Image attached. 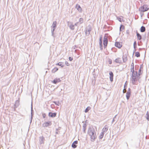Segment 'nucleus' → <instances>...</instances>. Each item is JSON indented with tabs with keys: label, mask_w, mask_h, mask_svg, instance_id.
Segmentation results:
<instances>
[{
	"label": "nucleus",
	"mask_w": 149,
	"mask_h": 149,
	"mask_svg": "<svg viewBox=\"0 0 149 149\" xmlns=\"http://www.w3.org/2000/svg\"><path fill=\"white\" fill-rule=\"evenodd\" d=\"M88 133L90 136L91 141L94 142L97 138L95 129L93 127H89L88 130Z\"/></svg>",
	"instance_id": "f257e3e1"
},
{
	"label": "nucleus",
	"mask_w": 149,
	"mask_h": 149,
	"mask_svg": "<svg viewBox=\"0 0 149 149\" xmlns=\"http://www.w3.org/2000/svg\"><path fill=\"white\" fill-rule=\"evenodd\" d=\"M140 79L139 76L138 75L137 71H135L132 74L131 77V81L133 85L135 84V82Z\"/></svg>",
	"instance_id": "f03ea898"
},
{
	"label": "nucleus",
	"mask_w": 149,
	"mask_h": 149,
	"mask_svg": "<svg viewBox=\"0 0 149 149\" xmlns=\"http://www.w3.org/2000/svg\"><path fill=\"white\" fill-rule=\"evenodd\" d=\"M56 25H57V22L56 21H54L53 22L52 25L51 26L52 27V36H54V32L55 29L56 28Z\"/></svg>",
	"instance_id": "7ed1b4c3"
},
{
	"label": "nucleus",
	"mask_w": 149,
	"mask_h": 149,
	"mask_svg": "<svg viewBox=\"0 0 149 149\" xmlns=\"http://www.w3.org/2000/svg\"><path fill=\"white\" fill-rule=\"evenodd\" d=\"M108 42V40L107 36V35L105 34L103 40L104 47V48H106L107 47Z\"/></svg>",
	"instance_id": "20e7f679"
},
{
	"label": "nucleus",
	"mask_w": 149,
	"mask_h": 149,
	"mask_svg": "<svg viewBox=\"0 0 149 149\" xmlns=\"http://www.w3.org/2000/svg\"><path fill=\"white\" fill-rule=\"evenodd\" d=\"M149 8H147V5H143L139 9V11L141 12H144L147 11Z\"/></svg>",
	"instance_id": "39448f33"
},
{
	"label": "nucleus",
	"mask_w": 149,
	"mask_h": 149,
	"mask_svg": "<svg viewBox=\"0 0 149 149\" xmlns=\"http://www.w3.org/2000/svg\"><path fill=\"white\" fill-rule=\"evenodd\" d=\"M52 125V122L51 121H48L42 124V126L43 127H47L51 126Z\"/></svg>",
	"instance_id": "423d86ee"
},
{
	"label": "nucleus",
	"mask_w": 149,
	"mask_h": 149,
	"mask_svg": "<svg viewBox=\"0 0 149 149\" xmlns=\"http://www.w3.org/2000/svg\"><path fill=\"white\" fill-rule=\"evenodd\" d=\"M57 113H52L49 112L48 114V116L54 118L56 116Z\"/></svg>",
	"instance_id": "0eeeda50"
},
{
	"label": "nucleus",
	"mask_w": 149,
	"mask_h": 149,
	"mask_svg": "<svg viewBox=\"0 0 149 149\" xmlns=\"http://www.w3.org/2000/svg\"><path fill=\"white\" fill-rule=\"evenodd\" d=\"M115 46L118 48H121L122 47V45L120 42H115Z\"/></svg>",
	"instance_id": "6e6552de"
},
{
	"label": "nucleus",
	"mask_w": 149,
	"mask_h": 149,
	"mask_svg": "<svg viewBox=\"0 0 149 149\" xmlns=\"http://www.w3.org/2000/svg\"><path fill=\"white\" fill-rule=\"evenodd\" d=\"M61 81V80L60 78H56L53 81H52V82L54 84H56L57 83Z\"/></svg>",
	"instance_id": "1a4fd4ad"
},
{
	"label": "nucleus",
	"mask_w": 149,
	"mask_h": 149,
	"mask_svg": "<svg viewBox=\"0 0 149 149\" xmlns=\"http://www.w3.org/2000/svg\"><path fill=\"white\" fill-rule=\"evenodd\" d=\"M91 30V28L89 27V28H87L86 30L85 33L86 35H89Z\"/></svg>",
	"instance_id": "9d476101"
},
{
	"label": "nucleus",
	"mask_w": 149,
	"mask_h": 149,
	"mask_svg": "<svg viewBox=\"0 0 149 149\" xmlns=\"http://www.w3.org/2000/svg\"><path fill=\"white\" fill-rule=\"evenodd\" d=\"M109 74L110 75V79L111 81H112L113 80V74L112 72H109Z\"/></svg>",
	"instance_id": "9b49d317"
},
{
	"label": "nucleus",
	"mask_w": 149,
	"mask_h": 149,
	"mask_svg": "<svg viewBox=\"0 0 149 149\" xmlns=\"http://www.w3.org/2000/svg\"><path fill=\"white\" fill-rule=\"evenodd\" d=\"M108 126L106 125L102 129V132H103L104 133V132H106L108 130Z\"/></svg>",
	"instance_id": "f8f14e48"
},
{
	"label": "nucleus",
	"mask_w": 149,
	"mask_h": 149,
	"mask_svg": "<svg viewBox=\"0 0 149 149\" xmlns=\"http://www.w3.org/2000/svg\"><path fill=\"white\" fill-rule=\"evenodd\" d=\"M78 141H75L73 142L72 144V147L73 148H75L77 147V146L76 144H77Z\"/></svg>",
	"instance_id": "ddd939ff"
},
{
	"label": "nucleus",
	"mask_w": 149,
	"mask_h": 149,
	"mask_svg": "<svg viewBox=\"0 0 149 149\" xmlns=\"http://www.w3.org/2000/svg\"><path fill=\"white\" fill-rule=\"evenodd\" d=\"M45 140V138L44 137L42 136L40 137L39 138V141L40 144L43 143L44 141Z\"/></svg>",
	"instance_id": "4468645a"
},
{
	"label": "nucleus",
	"mask_w": 149,
	"mask_h": 149,
	"mask_svg": "<svg viewBox=\"0 0 149 149\" xmlns=\"http://www.w3.org/2000/svg\"><path fill=\"white\" fill-rule=\"evenodd\" d=\"M76 8L78 10L79 12H81L82 10V9L81 8V7L78 4H77L76 6Z\"/></svg>",
	"instance_id": "2eb2a0df"
},
{
	"label": "nucleus",
	"mask_w": 149,
	"mask_h": 149,
	"mask_svg": "<svg viewBox=\"0 0 149 149\" xmlns=\"http://www.w3.org/2000/svg\"><path fill=\"white\" fill-rule=\"evenodd\" d=\"M123 61L124 62H125L127 60V57L126 55H124L123 56Z\"/></svg>",
	"instance_id": "dca6fc26"
},
{
	"label": "nucleus",
	"mask_w": 149,
	"mask_h": 149,
	"mask_svg": "<svg viewBox=\"0 0 149 149\" xmlns=\"http://www.w3.org/2000/svg\"><path fill=\"white\" fill-rule=\"evenodd\" d=\"M136 36L138 40H140L141 39L142 36L141 35L137 32H136Z\"/></svg>",
	"instance_id": "f3484780"
},
{
	"label": "nucleus",
	"mask_w": 149,
	"mask_h": 149,
	"mask_svg": "<svg viewBox=\"0 0 149 149\" xmlns=\"http://www.w3.org/2000/svg\"><path fill=\"white\" fill-rule=\"evenodd\" d=\"M56 65L61 66L62 67H63L65 65L64 63L61 62H59L56 64Z\"/></svg>",
	"instance_id": "a211bd4d"
},
{
	"label": "nucleus",
	"mask_w": 149,
	"mask_h": 149,
	"mask_svg": "<svg viewBox=\"0 0 149 149\" xmlns=\"http://www.w3.org/2000/svg\"><path fill=\"white\" fill-rule=\"evenodd\" d=\"M131 94V93H129V92H127L126 94V97L127 100H128L130 98Z\"/></svg>",
	"instance_id": "6ab92c4d"
},
{
	"label": "nucleus",
	"mask_w": 149,
	"mask_h": 149,
	"mask_svg": "<svg viewBox=\"0 0 149 149\" xmlns=\"http://www.w3.org/2000/svg\"><path fill=\"white\" fill-rule=\"evenodd\" d=\"M86 123H84L83 126V132L84 133H86Z\"/></svg>",
	"instance_id": "aec40b11"
},
{
	"label": "nucleus",
	"mask_w": 149,
	"mask_h": 149,
	"mask_svg": "<svg viewBox=\"0 0 149 149\" xmlns=\"http://www.w3.org/2000/svg\"><path fill=\"white\" fill-rule=\"evenodd\" d=\"M137 43L136 41H135L134 43L133 46L134 50L133 54L136 51V48Z\"/></svg>",
	"instance_id": "412c9836"
},
{
	"label": "nucleus",
	"mask_w": 149,
	"mask_h": 149,
	"mask_svg": "<svg viewBox=\"0 0 149 149\" xmlns=\"http://www.w3.org/2000/svg\"><path fill=\"white\" fill-rule=\"evenodd\" d=\"M115 62L116 63H120L121 62V60L120 58H118L115 60Z\"/></svg>",
	"instance_id": "4be33fe9"
},
{
	"label": "nucleus",
	"mask_w": 149,
	"mask_h": 149,
	"mask_svg": "<svg viewBox=\"0 0 149 149\" xmlns=\"http://www.w3.org/2000/svg\"><path fill=\"white\" fill-rule=\"evenodd\" d=\"M69 27L72 30H74V25H73L72 23H71Z\"/></svg>",
	"instance_id": "5701e85b"
},
{
	"label": "nucleus",
	"mask_w": 149,
	"mask_h": 149,
	"mask_svg": "<svg viewBox=\"0 0 149 149\" xmlns=\"http://www.w3.org/2000/svg\"><path fill=\"white\" fill-rule=\"evenodd\" d=\"M146 30L145 27L143 26H141L140 29V31L141 32H143L145 31Z\"/></svg>",
	"instance_id": "b1692460"
},
{
	"label": "nucleus",
	"mask_w": 149,
	"mask_h": 149,
	"mask_svg": "<svg viewBox=\"0 0 149 149\" xmlns=\"http://www.w3.org/2000/svg\"><path fill=\"white\" fill-rule=\"evenodd\" d=\"M19 105V101L18 100H16L15 102V103L14 104V108L17 107Z\"/></svg>",
	"instance_id": "393cba45"
},
{
	"label": "nucleus",
	"mask_w": 149,
	"mask_h": 149,
	"mask_svg": "<svg viewBox=\"0 0 149 149\" xmlns=\"http://www.w3.org/2000/svg\"><path fill=\"white\" fill-rule=\"evenodd\" d=\"M140 53L139 52H137L135 53V56L137 57H139L140 56Z\"/></svg>",
	"instance_id": "a878e982"
},
{
	"label": "nucleus",
	"mask_w": 149,
	"mask_h": 149,
	"mask_svg": "<svg viewBox=\"0 0 149 149\" xmlns=\"http://www.w3.org/2000/svg\"><path fill=\"white\" fill-rule=\"evenodd\" d=\"M58 69L57 68H54L52 70V72L53 73H54L57 71L58 70Z\"/></svg>",
	"instance_id": "bb28decb"
},
{
	"label": "nucleus",
	"mask_w": 149,
	"mask_h": 149,
	"mask_svg": "<svg viewBox=\"0 0 149 149\" xmlns=\"http://www.w3.org/2000/svg\"><path fill=\"white\" fill-rule=\"evenodd\" d=\"M102 36H100L99 39V45L102 44Z\"/></svg>",
	"instance_id": "cd10ccee"
},
{
	"label": "nucleus",
	"mask_w": 149,
	"mask_h": 149,
	"mask_svg": "<svg viewBox=\"0 0 149 149\" xmlns=\"http://www.w3.org/2000/svg\"><path fill=\"white\" fill-rule=\"evenodd\" d=\"M79 24H81L83 22V19L82 18H81L79 19V20L78 22Z\"/></svg>",
	"instance_id": "c85d7f7f"
},
{
	"label": "nucleus",
	"mask_w": 149,
	"mask_h": 149,
	"mask_svg": "<svg viewBox=\"0 0 149 149\" xmlns=\"http://www.w3.org/2000/svg\"><path fill=\"white\" fill-rule=\"evenodd\" d=\"M104 133H103V132H102L100 133V136H99V139H102L103 137Z\"/></svg>",
	"instance_id": "c756f323"
},
{
	"label": "nucleus",
	"mask_w": 149,
	"mask_h": 149,
	"mask_svg": "<svg viewBox=\"0 0 149 149\" xmlns=\"http://www.w3.org/2000/svg\"><path fill=\"white\" fill-rule=\"evenodd\" d=\"M91 108L89 107H87L85 110V113H87L88 111Z\"/></svg>",
	"instance_id": "7c9ffc66"
},
{
	"label": "nucleus",
	"mask_w": 149,
	"mask_h": 149,
	"mask_svg": "<svg viewBox=\"0 0 149 149\" xmlns=\"http://www.w3.org/2000/svg\"><path fill=\"white\" fill-rule=\"evenodd\" d=\"M56 105H57V106H59L60 104L61 103H60L59 101H54L53 102Z\"/></svg>",
	"instance_id": "2f4dec72"
},
{
	"label": "nucleus",
	"mask_w": 149,
	"mask_h": 149,
	"mask_svg": "<svg viewBox=\"0 0 149 149\" xmlns=\"http://www.w3.org/2000/svg\"><path fill=\"white\" fill-rule=\"evenodd\" d=\"M124 26L123 25H121L120 26V31H122L124 29Z\"/></svg>",
	"instance_id": "473e14b6"
},
{
	"label": "nucleus",
	"mask_w": 149,
	"mask_h": 149,
	"mask_svg": "<svg viewBox=\"0 0 149 149\" xmlns=\"http://www.w3.org/2000/svg\"><path fill=\"white\" fill-rule=\"evenodd\" d=\"M141 71V68H140L139 70L138 73H137L138 74V75L140 76V75L142 74Z\"/></svg>",
	"instance_id": "72a5a7b5"
},
{
	"label": "nucleus",
	"mask_w": 149,
	"mask_h": 149,
	"mask_svg": "<svg viewBox=\"0 0 149 149\" xmlns=\"http://www.w3.org/2000/svg\"><path fill=\"white\" fill-rule=\"evenodd\" d=\"M31 120H30V123H31L32 120L33 119V112L31 113Z\"/></svg>",
	"instance_id": "f704fd0d"
},
{
	"label": "nucleus",
	"mask_w": 149,
	"mask_h": 149,
	"mask_svg": "<svg viewBox=\"0 0 149 149\" xmlns=\"http://www.w3.org/2000/svg\"><path fill=\"white\" fill-rule=\"evenodd\" d=\"M135 72V71H134V68H133V67H132L131 69V72H132V73L134 72Z\"/></svg>",
	"instance_id": "c9c22d12"
},
{
	"label": "nucleus",
	"mask_w": 149,
	"mask_h": 149,
	"mask_svg": "<svg viewBox=\"0 0 149 149\" xmlns=\"http://www.w3.org/2000/svg\"><path fill=\"white\" fill-rule=\"evenodd\" d=\"M33 105L32 103H31V113L33 112Z\"/></svg>",
	"instance_id": "e433bc0d"
},
{
	"label": "nucleus",
	"mask_w": 149,
	"mask_h": 149,
	"mask_svg": "<svg viewBox=\"0 0 149 149\" xmlns=\"http://www.w3.org/2000/svg\"><path fill=\"white\" fill-rule=\"evenodd\" d=\"M100 49L101 50H102L103 49L102 47V44H100Z\"/></svg>",
	"instance_id": "4c0bfd02"
},
{
	"label": "nucleus",
	"mask_w": 149,
	"mask_h": 149,
	"mask_svg": "<svg viewBox=\"0 0 149 149\" xmlns=\"http://www.w3.org/2000/svg\"><path fill=\"white\" fill-rule=\"evenodd\" d=\"M46 114L45 113H42V117H43V118H45V117H46Z\"/></svg>",
	"instance_id": "58836bf2"
},
{
	"label": "nucleus",
	"mask_w": 149,
	"mask_h": 149,
	"mask_svg": "<svg viewBox=\"0 0 149 149\" xmlns=\"http://www.w3.org/2000/svg\"><path fill=\"white\" fill-rule=\"evenodd\" d=\"M65 65L67 66H69L70 65V64L68 63V61H65Z\"/></svg>",
	"instance_id": "ea45409f"
},
{
	"label": "nucleus",
	"mask_w": 149,
	"mask_h": 149,
	"mask_svg": "<svg viewBox=\"0 0 149 149\" xmlns=\"http://www.w3.org/2000/svg\"><path fill=\"white\" fill-rule=\"evenodd\" d=\"M127 81L125 82V85L124 86V89H126L127 87V84H126V83Z\"/></svg>",
	"instance_id": "a19ab883"
},
{
	"label": "nucleus",
	"mask_w": 149,
	"mask_h": 149,
	"mask_svg": "<svg viewBox=\"0 0 149 149\" xmlns=\"http://www.w3.org/2000/svg\"><path fill=\"white\" fill-rule=\"evenodd\" d=\"M69 59L70 61H71L73 60V58L71 57H69Z\"/></svg>",
	"instance_id": "79ce46f5"
},
{
	"label": "nucleus",
	"mask_w": 149,
	"mask_h": 149,
	"mask_svg": "<svg viewBox=\"0 0 149 149\" xmlns=\"http://www.w3.org/2000/svg\"><path fill=\"white\" fill-rule=\"evenodd\" d=\"M140 15L141 18H142L143 16V13L141 12L140 13Z\"/></svg>",
	"instance_id": "37998d69"
},
{
	"label": "nucleus",
	"mask_w": 149,
	"mask_h": 149,
	"mask_svg": "<svg viewBox=\"0 0 149 149\" xmlns=\"http://www.w3.org/2000/svg\"><path fill=\"white\" fill-rule=\"evenodd\" d=\"M131 66L132 67H133V68H134V63L133 62L132 63Z\"/></svg>",
	"instance_id": "c03bdc74"
},
{
	"label": "nucleus",
	"mask_w": 149,
	"mask_h": 149,
	"mask_svg": "<svg viewBox=\"0 0 149 149\" xmlns=\"http://www.w3.org/2000/svg\"><path fill=\"white\" fill-rule=\"evenodd\" d=\"M79 24V23H78V22H77L74 25L77 26Z\"/></svg>",
	"instance_id": "a18cd8bd"
},
{
	"label": "nucleus",
	"mask_w": 149,
	"mask_h": 149,
	"mask_svg": "<svg viewBox=\"0 0 149 149\" xmlns=\"http://www.w3.org/2000/svg\"><path fill=\"white\" fill-rule=\"evenodd\" d=\"M127 92H129V93H131V89L130 88H129L128 89V90Z\"/></svg>",
	"instance_id": "49530a36"
},
{
	"label": "nucleus",
	"mask_w": 149,
	"mask_h": 149,
	"mask_svg": "<svg viewBox=\"0 0 149 149\" xmlns=\"http://www.w3.org/2000/svg\"><path fill=\"white\" fill-rule=\"evenodd\" d=\"M146 119H147V120H149V114H148V116H147V118H146Z\"/></svg>",
	"instance_id": "de8ad7c7"
},
{
	"label": "nucleus",
	"mask_w": 149,
	"mask_h": 149,
	"mask_svg": "<svg viewBox=\"0 0 149 149\" xmlns=\"http://www.w3.org/2000/svg\"><path fill=\"white\" fill-rule=\"evenodd\" d=\"M125 89H124V90H123V92L124 93H125L126 91V90H125Z\"/></svg>",
	"instance_id": "09e8293b"
},
{
	"label": "nucleus",
	"mask_w": 149,
	"mask_h": 149,
	"mask_svg": "<svg viewBox=\"0 0 149 149\" xmlns=\"http://www.w3.org/2000/svg\"><path fill=\"white\" fill-rule=\"evenodd\" d=\"M118 20L120 21V22H121V19L120 18H119L118 17Z\"/></svg>",
	"instance_id": "8fccbe9b"
},
{
	"label": "nucleus",
	"mask_w": 149,
	"mask_h": 149,
	"mask_svg": "<svg viewBox=\"0 0 149 149\" xmlns=\"http://www.w3.org/2000/svg\"><path fill=\"white\" fill-rule=\"evenodd\" d=\"M143 68V66H142V64L140 66V68H141H141Z\"/></svg>",
	"instance_id": "3c124183"
},
{
	"label": "nucleus",
	"mask_w": 149,
	"mask_h": 149,
	"mask_svg": "<svg viewBox=\"0 0 149 149\" xmlns=\"http://www.w3.org/2000/svg\"><path fill=\"white\" fill-rule=\"evenodd\" d=\"M111 63H112V61H109V64H111Z\"/></svg>",
	"instance_id": "603ef678"
},
{
	"label": "nucleus",
	"mask_w": 149,
	"mask_h": 149,
	"mask_svg": "<svg viewBox=\"0 0 149 149\" xmlns=\"http://www.w3.org/2000/svg\"><path fill=\"white\" fill-rule=\"evenodd\" d=\"M114 121V118H113L112 120V123H113Z\"/></svg>",
	"instance_id": "864d4df0"
},
{
	"label": "nucleus",
	"mask_w": 149,
	"mask_h": 149,
	"mask_svg": "<svg viewBox=\"0 0 149 149\" xmlns=\"http://www.w3.org/2000/svg\"><path fill=\"white\" fill-rule=\"evenodd\" d=\"M148 114H149V113H148V112L147 111L146 113V115H147V116H148Z\"/></svg>",
	"instance_id": "5fc2aeb1"
},
{
	"label": "nucleus",
	"mask_w": 149,
	"mask_h": 149,
	"mask_svg": "<svg viewBox=\"0 0 149 149\" xmlns=\"http://www.w3.org/2000/svg\"><path fill=\"white\" fill-rule=\"evenodd\" d=\"M56 134H58V131H56L55 132Z\"/></svg>",
	"instance_id": "6e6d98bb"
},
{
	"label": "nucleus",
	"mask_w": 149,
	"mask_h": 149,
	"mask_svg": "<svg viewBox=\"0 0 149 149\" xmlns=\"http://www.w3.org/2000/svg\"><path fill=\"white\" fill-rule=\"evenodd\" d=\"M56 131H57L58 130V129H56Z\"/></svg>",
	"instance_id": "4d7b16f0"
},
{
	"label": "nucleus",
	"mask_w": 149,
	"mask_h": 149,
	"mask_svg": "<svg viewBox=\"0 0 149 149\" xmlns=\"http://www.w3.org/2000/svg\"><path fill=\"white\" fill-rule=\"evenodd\" d=\"M138 45H139V46L140 45L139 44V43H138Z\"/></svg>",
	"instance_id": "13d9d810"
},
{
	"label": "nucleus",
	"mask_w": 149,
	"mask_h": 149,
	"mask_svg": "<svg viewBox=\"0 0 149 149\" xmlns=\"http://www.w3.org/2000/svg\"><path fill=\"white\" fill-rule=\"evenodd\" d=\"M148 15H149V13H148Z\"/></svg>",
	"instance_id": "bf43d9fd"
},
{
	"label": "nucleus",
	"mask_w": 149,
	"mask_h": 149,
	"mask_svg": "<svg viewBox=\"0 0 149 149\" xmlns=\"http://www.w3.org/2000/svg\"><path fill=\"white\" fill-rule=\"evenodd\" d=\"M141 48H139V50H141Z\"/></svg>",
	"instance_id": "052dcab7"
},
{
	"label": "nucleus",
	"mask_w": 149,
	"mask_h": 149,
	"mask_svg": "<svg viewBox=\"0 0 149 149\" xmlns=\"http://www.w3.org/2000/svg\"><path fill=\"white\" fill-rule=\"evenodd\" d=\"M117 115H116L115 116V118L116 117V116Z\"/></svg>",
	"instance_id": "680f3d73"
}]
</instances>
